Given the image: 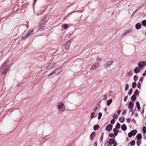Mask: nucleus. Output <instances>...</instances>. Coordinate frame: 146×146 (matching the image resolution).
Instances as JSON below:
<instances>
[{
    "mask_svg": "<svg viewBox=\"0 0 146 146\" xmlns=\"http://www.w3.org/2000/svg\"><path fill=\"white\" fill-rule=\"evenodd\" d=\"M34 29H30L27 30L26 32H25L22 37L23 40H25L28 38L30 35L33 34Z\"/></svg>",
    "mask_w": 146,
    "mask_h": 146,
    "instance_id": "obj_1",
    "label": "nucleus"
},
{
    "mask_svg": "<svg viewBox=\"0 0 146 146\" xmlns=\"http://www.w3.org/2000/svg\"><path fill=\"white\" fill-rule=\"evenodd\" d=\"M62 68L61 67H59L58 69H56L54 72L49 75V77L50 78H52L53 77L56 75H58L60 74L62 72Z\"/></svg>",
    "mask_w": 146,
    "mask_h": 146,
    "instance_id": "obj_2",
    "label": "nucleus"
},
{
    "mask_svg": "<svg viewBox=\"0 0 146 146\" xmlns=\"http://www.w3.org/2000/svg\"><path fill=\"white\" fill-rule=\"evenodd\" d=\"M57 108L58 110L61 112L64 111L65 110L64 104L62 102H60L58 104Z\"/></svg>",
    "mask_w": 146,
    "mask_h": 146,
    "instance_id": "obj_3",
    "label": "nucleus"
},
{
    "mask_svg": "<svg viewBox=\"0 0 146 146\" xmlns=\"http://www.w3.org/2000/svg\"><path fill=\"white\" fill-rule=\"evenodd\" d=\"M137 133V130L134 129L128 133V135L129 137L131 138L133 135H135Z\"/></svg>",
    "mask_w": 146,
    "mask_h": 146,
    "instance_id": "obj_4",
    "label": "nucleus"
},
{
    "mask_svg": "<svg viewBox=\"0 0 146 146\" xmlns=\"http://www.w3.org/2000/svg\"><path fill=\"white\" fill-rule=\"evenodd\" d=\"M113 62L112 61H109L107 62L104 66L105 68H110L111 64Z\"/></svg>",
    "mask_w": 146,
    "mask_h": 146,
    "instance_id": "obj_5",
    "label": "nucleus"
},
{
    "mask_svg": "<svg viewBox=\"0 0 146 146\" xmlns=\"http://www.w3.org/2000/svg\"><path fill=\"white\" fill-rule=\"evenodd\" d=\"M146 64V62H139L138 64V66L140 68L142 69L143 67Z\"/></svg>",
    "mask_w": 146,
    "mask_h": 146,
    "instance_id": "obj_6",
    "label": "nucleus"
},
{
    "mask_svg": "<svg viewBox=\"0 0 146 146\" xmlns=\"http://www.w3.org/2000/svg\"><path fill=\"white\" fill-rule=\"evenodd\" d=\"M112 125L111 124L108 125L106 127V130L107 131H110L112 129Z\"/></svg>",
    "mask_w": 146,
    "mask_h": 146,
    "instance_id": "obj_7",
    "label": "nucleus"
},
{
    "mask_svg": "<svg viewBox=\"0 0 146 146\" xmlns=\"http://www.w3.org/2000/svg\"><path fill=\"white\" fill-rule=\"evenodd\" d=\"M99 63L96 62L92 66L91 69L93 70H94L97 67H98V66H99Z\"/></svg>",
    "mask_w": 146,
    "mask_h": 146,
    "instance_id": "obj_8",
    "label": "nucleus"
},
{
    "mask_svg": "<svg viewBox=\"0 0 146 146\" xmlns=\"http://www.w3.org/2000/svg\"><path fill=\"white\" fill-rule=\"evenodd\" d=\"M44 21L41 20L39 23V29L42 28L44 26Z\"/></svg>",
    "mask_w": 146,
    "mask_h": 146,
    "instance_id": "obj_9",
    "label": "nucleus"
},
{
    "mask_svg": "<svg viewBox=\"0 0 146 146\" xmlns=\"http://www.w3.org/2000/svg\"><path fill=\"white\" fill-rule=\"evenodd\" d=\"M134 104L132 102H130L129 103L128 108L130 110H131L133 108Z\"/></svg>",
    "mask_w": 146,
    "mask_h": 146,
    "instance_id": "obj_10",
    "label": "nucleus"
},
{
    "mask_svg": "<svg viewBox=\"0 0 146 146\" xmlns=\"http://www.w3.org/2000/svg\"><path fill=\"white\" fill-rule=\"evenodd\" d=\"M70 42H68L65 44L64 45V48L66 49H68L69 48L70 45Z\"/></svg>",
    "mask_w": 146,
    "mask_h": 146,
    "instance_id": "obj_11",
    "label": "nucleus"
},
{
    "mask_svg": "<svg viewBox=\"0 0 146 146\" xmlns=\"http://www.w3.org/2000/svg\"><path fill=\"white\" fill-rule=\"evenodd\" d=\"M135 28L139 30V29L141 27V25L140 23H137L135 26Z\"/></svg>",
    "mask_w": 146,
    "mask_h": 146,
    "instance_id": "obj_12",
    "label": "nucleus"
},
{
    "mask_svg": "<svg viewBox=\"0 0 146 146\" xmlns=\"http://www.w3.org/2000/svg\"><path fill=\"white\" fill-rule=\"evenodd\" d=\"M95 136V133L94 132H92L90 135V139H91V140H92L94 139Z\"/></svg>",
    "mask_w": 146,
    "mask_h": 146,
    "instance_id": "obj_13",
    "label": "nucleus"
},
{
    "mask_svg": "<svg viewBox=\"0 0 146 146\" xmlns=\"http://www.w3.org/2000/svg\"><path fill=\"white\" fill-rule=\"evenodd\" d=\"M127 128V126L125 124H123L121 127V129L123 131H125Z\"/></svg>",
    "mask_w": 146,
    "mask_h": 146,
    "instance_id": "obj_14",
    "label": "nucleus"
},
{
    "mask_svg": "<svg viewBox=\"0 0 146 146\" xmlns=\"http://www.w3.org/2000/svg\"><path fill=\"white\" fill-rule=\"evenodd\" d=\"M113 131L114 132V135L115 136H116L118 134V130L115 128H114L113 129Z\"/></svg>",
    "mask_w": 146,
    "mask_h": 146,
    "instance_id": "obj_15",
    "label": "nucleus"
},
{
    "mask_svg": "<svg viewBox=\"0 0 146 146\" xmlns=\"http://www.w3.org/2000/svg\"><path fill=\"white\" fill-rule=\"evenodd\" d=\"M136 98V97L135 95L133 94L131 97V100L132 102H134L135 101Z\"/></svg>",
    "mask_w": 146,
    "mask_h": 146,
    "instance_id": "obj_16",
    "label": "nucleus"
},
{
    "mask_svg": "<svg viewBox=\"0 0 146 146\" xmlns=\"http://www.w3.org/2000/svg\"><path fill=\"white\" fill-rule=\"evenodd\" d=\"M140 68H139L138 67H137L135 68L134 70V72L135 73H136V74L137 73H138L140 71Z\"/></svg>",
    "mask_w": 146,
    "mask_h": 146,
    "instance_id": "obj_17",
    "label": "nucleus"
},
{
    "mask_svg": "<svg viewBox=\"0 0 146 146\" xmlns=\"http://www.w3.org/2000/svg\"><path fill=\"white\" fill-rule=\"evenodd\" d=\"M137 139L138 140H139L142 138V135L141 133H138L136 136Z\"/></svg>",
    "mask_w": 146,
    "mask_h": 146,
    "instance_id": "obj_18",
    "label": "nucleus"
},
{
    "mask_svg": "<svg viewBox=\"0 0 146 146\" xmlns=\"http://www.w3.org/2000/svg\"><path fill=\"white\" fill-rule=\"evenodd\" d=\"M100 127L99 125L96 124L94 126L93 129L94 130H96L98 129H99Z\"/></svg>",
    "mask_w": 146,
    "mask_h": 146,
    "instance_id": "obj_19",
    "label": "nucleus"
},
{
    "mask_svg": "<svg viewBox=\"0 0 146 146\" xmlns=\"http://www.w3.org/2000/svg\"><path fill=\"white\" fill-rule=\"evenodd\" d=\"M100 107L99 106H97L95 108L93 109V110L94 111H99L100 108Z\"/></svg>",
    "mask_w": 146,
    "mask_h": 146,
    "instance_id": "obj_20",
    "label": "nucleus"
},
{
    "mask_svg": "<svg viewBox=\"0 0 146 146\" xmlns=\"http://www.w3.org/2000/svg\"><path fill=\"white\" fill-rule=\"evenodd\" d=\"M136 104L137 108L139 110H140V107L139 103V102H136Z\"/></svg>",
    "mask_w": 146,
    "mask_h": 146,
    "instance_id": "obj_21",
    "label": "nucleus"
},
{
    "mask_svg": "<svg viewBox=\"0 0 146 146\" xmlns=\"http://www.w3.org/2000/svg\"><path fill=\"white\" fill-rule=\"evenodd\" d=\"M112 100L111 99H110L108 100L107 102V105L108 106H109L110 104L112 102Z\"/></svg>",
    "mask_w": 146,
    "mask_h": 146,
    "instance_id": "obj_22",
    "label": "nucleus"
},
{
    "mask_svg": "<svg viewBox=\"0 0 146 146\" xmlns=\"http://www.w3.org/2000/svg\"><path fill=\"white\" fill-rule=\"evenodd\" d=\"M119 120L121 122H123L125 119L123 117H121L119 118Z\"/></svg>",
    "mask_w": 146,
    "mask_h": 146,
    "instance_id": "obj_23",
    "label": "nucleus"
},
{
    "mask_svg": "<svg viewBox=\"0 0 146 146\" xmlns=\"http://www.w3.org/2000/svg\"><path fill=\"white\" fill-rule=\"evenodd\" d=\"M141 23L143 26L145 27L146 26V20H143L142 22Z\"/></svg>",
    "mask_w": 146,
    "mask_h": 146,
    "instance_id": "obj_24",
    "label": "nucleus"
},
{
    "mask_svg": "<svg viewBox=\"0 0 146 146\" xmlns=\"http://www.w3.org/2000/svg\"><path fill=\"white\" fill-rule=\"evenodd\" d=\"M95 112H92L91 113L90 115V117L91 119L94 118L95 117Z\"/></svg>",
    "mask_w": 146,
    "mask_h": 146,
    "instance_id": "obj_25",
    "label": "nucleus"
},
{
    "mask_svg": "<svg viewBox=\"0 0 146 146\" xmlns=\"http://www.w3.org/2000/svg\"><path fill=\"white\" fill-rule=\"evenodd\" d=\"M139 93V91L137 89H136L135 91V92L134 93V94L135 95V96H136L137 95H138Z\"/></svg>",
    "mask_w": 146,
    "mask_h": 146,
    "instance_id": "obj_26",
    "label": "nucleus"
},
{
    "mask_svg": "<svg viewBox=\"0 0 146 146\" xmlns=\"http://www.w3.org/2000/svg\"><path fill=\"white\" fill-rule=\"evenodd\" d=\"M135 141L134 140H133L131 141L130 142V145L131 146H133L135 145Z\"/></svg>",
    "mask_w": 146,
    "mask_h": 146,
    "instance_id": "obj_27",
    "label": "nucleus"
},
{
    "mask_svg": "<svg viewBox=\"0 0 146 146\" xmlns=\"http://www.w3.org/2000/svg\"><path fill=\"white\" fill-rule=\"evenodd\" d=\"M120 126L121 125L119 123H117L115 125V127L117 129H119L120 128Z\"/></svg>",
    "mask_w": 146,
    "mask_h": 146,
    "instance_id": "obj_28",
    "label": "nucleus"
},
{
    "mask_svg": "<svg viewBox=\"0 0 146 146\" xmlns=\"http://www.w3.org/2000/svg\"><path fill=\"white\" fill-rule=\"evenodd\" d=\"M142 131L143 133L145 134L146 133V127L145 126H144L142 129Z\"/></svg>",
    "mask_w": 146,
    "mask_h": 146,
    "instance_id": "obj_29",
    "label": "nucleus"
},
{
    "mask_svg": "<svg viewBox=\"0 0 146 146\" xmlns=\"http://www.w3.org/2000/svg\"><path fill=\"white\" fill-rule=\"evenodd\" d=\"M109 141L112 144H113L114 143L115 140L111 139H110Z\"/></svg>",
    "mask_w": 146,
    "mask_h": 146,
    "instance_id": "obj_30",
    "label": "nucleus"
},
{
    "mask_svg": "<svg viewBox=\"0 0 146 146\" xmlns=\"http://www.w3.org/2000/svg\"><path fill=\"white\" fill-rule=\"evenodd\" d=\"M62 27H63L64 29H66L68 28L69 26L67 24H65L63 25V26H62Z\"/></svg>",
    "mask_w": 146,
    "mask_h": 146,
    "instance_id": "obj_31",
    "label": "nucleus"
},
{
    "mask_svg": "<svg viewBox=\"0 0 146 146\" xmlns=\"http://www.w3.org/2000/svg\"><path fill=\"white\" fill-rule=\"evenodd\" d=\"M9 68H7L4 71H3L2 73V75H4L5 74H6L7 72L9 70Z\"/></svg>",
    "mask_w": 146,
    "mask_h": 146,
    "instance_id": "obj_32",
    "label": "nucleus"
},
{
    "mask_svg": "<svg viewBox=\"0 0 146 146\" xmlns=\"http://www.w3.org/2000/svg\"><path fill=\"white\" fill-rule=\"evenodd\" d=\"M102 115V113L101 112H99L98 113V119H100Z\"/></svg>",
    "mask_w": 146,
    "mask_h": 146,
    "instance_id": "obj_33",
    "label": "nucleus"
},
{
    "mask_svg": "<svg viewBox=\"0 0 146 146\" xmlns=\"http://www.w3.org/2000/svg\"><path fill=\"white\" fill-rule=\"evenodd\" d=\"M141 142V141L140 140H138L137 141V144L138 146H139Z\"/></svg>",
    "mask_w": 146,
    "mask_h": 146,
    "instance_id": "obj_34",
    "label": "nucleus"
},
{
    "mask_svg": "<svg viewBox=\"0 0 146 146\" xmlns=\"http://www.w3.org/2000/svg\"><path fill=\"white\" fill-rule=\"evenodd\" d=\"M136 83L135 82H133L132 84V87L133 88H134L136 87Z\"/></svg>",
    "mask_w": 146,
    "mask_h": 146,
    "instance_id": "obj_35",
    "label": "nucleus"
},
{
    "mask_svg": "<svg viewBox=\"0 0 146 146\" xmlns=\"http://www.w3.org/2000/svg\"><path fill=\"white\" fill-rule=\"evenodd\" d=\"M133 80L135 81H136L138 80V76L137 75H135L134 76Z\"/></svg>",
    "mask_w": 146,
    "mask_h": 146,
    "instance_id": "obj_36",
    "label": "nucleus"
},
{
    "mask_svg": "<svg viewBox=\"0 0 146 146\" xmlns=\"http://www.w3.org/2000/svg\"><path fill=\"white\" fill-rule=\"evenodd\" d=\"M133 92V89L132 88L130 89L129 90V91L128 92V94L129 95H131Z\"/></svg>",
    "mask_w": 146,
    "mask_h": 146,
    "instance_id": "obj_37",
    "label": "nucleus"
},
{
    "mask_svg": "<svg viewBox=\"0 0 146 146\" xmlns=\"http://www.w3.org/2000/svg\"><path fill=\"white\" fill-rule=\"evenodd\" d=\"M129 88V86H128V85L127 84H126V85H125V92Z\"/></svg>",
    "mask_w": 146,
    "mask_h": 146,
    "instance_id": "obj_38",
    "label": "nucleus"
},
{
    "mask_svg": "<svg viewBox=\"0 0 146 146\" xmlns=\"http://www.w3.org/2000/svg\"><path fill=\"white\" fill-rule=\"evenodd\" d=\"M113 119H115L117 117V115L116 114L114 113L113 115Z\"/></svg>",
    "mask_w": 146,
    "mask_h": 146,
    "instance_id": "obj_39",
    "label": "nucleus"
},
{
    "mask_svg": "<svg viewBox=\"0 0 146 146\" xmlns=\"http://www.w3.org/2000/svg\"><path fill=\"white\" fill-rule=\"evenodd\" d=\"M103 134H104V133L102 134V135L100 137V142H101L103 140Z\"/></svg>",
    "mask_w": 146,
    "mask_h": 146,
    "instance_id": "obj_40",
    "label": "nucleus"
},
{
    "mask_svg": "<svg viewBox=\"0 0 146 146\" xmlns=\"http://www.w3.org/2000/svg\"><path fill=\"white\" fill-rule=\"evenodd\" d=\"M141 83L140 82H138V84L137 85V88L139 89H140L141 88Z\"/></svg>",
    "mask_w": 146,
    "mask_h": 146,
    "instance_id": "obj_41",
    "label": "nucleus"
},
{
    "mask_svg": "<svg viewBox=\"0 0 146 146\" xmlns=\"http://www.w3.org/2000/svg\"><path fill=\"white\" fill-rule=\"evenodd\" d=\"M115 119H113L111 120L110 122L111 124H113L115 123Z\"/></svg>",
    "mask_w": 146,
    "mask_h": 146,
    "instance_id": "obj_42",
    "label": "nucleus"
},
{
    "mask_svg": "<svg viewBox=\"0 0 146 146\" xmlns=\"http://www.w3.org/2000/svg\"><path fill=\"white\" fill-rule=\"evenodd\" d=\"M130 31H126L124 33V34H123V35L124 36H125V35H126L127 34H128V33H129Z\"/></svg>",
    "mask_w": 146,
    "mask_h": 146,
    "instance_id": "obj_43",
    "label": "nucleus"
},
{
    "mask_svg": "<svg viewBox=\"0 0 146 146\" xmlns=\"http://www.w3.org/2000/svg\"><path fill=\"white\" fill-rule=\"evenodd\" d=\"M126 110H123V112L122 113V115L125 114L126 113Z\"/></svg>",
    "mask_w": 146,
    "mask_h": 146,
    "instance_id": "obj_44",
    "label": "nucleus"
},
{
    "mask_svg": "<svg viewBox=\"0 0 146 146\" xmlns=\"http://www.w3.org/2000/svg\"><path fill=\"white\" fill-rule=\"evenodd\" d=\"M127 98H128L127 96H125V97H124V102H125L126 101Z\"/></svg>",
    "mask_w": 146,
    "mask_h": 146,
    "instance_id": "obj_45",
    "label": "nucleus"
},
{
    "mask_svg": "<svg viewBox=\"0 0 146 146\" xmlns=\"http://www.w3.org/2000/svg\"><path fill=\"white\" fill-rule=\"evenodd\" d=\"M109 136L111 137H114V135L113 133H111L109 134Z\"/></svg>",
    "mask_w": 146,
    "mask_h": 146,
    "instance_id": "obj_46",
    "label": "nucleus"
},
{
    "mask_svg": "<svg viewBox=\"0 0 146 146\" xmlns=\"http://www.w3.org/2000/svg\"><path fill=\"white\" fill-rule=\"evenodd\" d=\"M126 120L127 122L128 123H129L130 122L131 119H129V118H128Z\"/></svg>",
    "mask_w": 146,
    "mask_h": 146,
    "instance_id": "obj_47",
    "label": "nucleus"
},
{
    "mask_svg": "<svg viewBox=\"0 0 146 146\" xmlns=\"http://www.w3.org/2000/svg\"><path fill=\"white\" fill-rule=\"evenodd\" d=\"M143 77H141L139 79V81H141V82H142L143 80Z\"/></svg>",
    "mask_w": 146,
    "mask_h": 146,
    "instance_id": "obj_48",
    "label": "nucleus"
},
{
    "mask_svg": "<svg viewBox=\"0 0 146 146\" xmlns=\"http://www.w3.org/2000/svg\"><path fill=\"white\" fill-rule=\"evenodd\" d=\"M128 74L129 76H131L132 75V73L131 71H129L128 72Z\"/></svg>",
    "mask_w": 146,
    "mask_h": 146,
    "instance_id": "obj_49",
    "label": "nucleus"
},
{
    "mask_svg": "<svg viewBox=\"0 0 146 146\" xmlns=\"http://www.w3.org/2000/svg\"><path fill=\"white\" fill-rule=\"evenodd\" d=\"M107 143H108V146H111L112 144L111 143L109 142V141H108Z\"/></svg>",
    "mask_w": 146,
    "mask_h": 146,
    "instance_id": "obj_50",
    "label": "nucleus"
},
{
    "mask_svg": "<svg viewBox=\"0 0 146 146\" xmlns=\"http://www.w3.org/2000/svg\"><path fill=\"white\" fill-rule=\"evenodd\" d=\"M146 75V71H145L143 74V76H145Z\"/></svg>",
    "mask_w": 146,
    "mask_h": 146,
    "instance_id": "obj_51",
    "label": "nucleus"
},
{
    "mask_svg": "<svg viewBox=\"0 0 146 146\" xmlns=\"http://www.w3.org/2000/svg\"><path fill=\"white\" fill-rule=\"evenodd\" d=\"M3 52H0V57H1L3 56Z\"/></svg>",
    "mask_w": 146,
    "mask_h": 146,
    "instance_id": "obj_52",
    "label": "nucleus"
},
{
    "mask_svg": "<svg viewBox=\"0 0 146 146\" xmlns=\"http://www.w3.org/2000/svg\"><path fill=\"white\" fill-rule=\"evenodd\" d=\"M97 60L98 61H101L102 60V59L100 58H97Z\"/></svg>",
    "mask_w": 146,
    "mask_h": 146,
    "instance_id": "obj_53",
    "label": "nucleus"
},
{
    "mask_svg": "<svg viewBox=\"0 0 146 146\" xmlns=\"http://www.w3.org/2000/svg\"><path fill=\"white\" fill-rule=\"evenodd\" d=\"M7 64L6 63H5H5H4L3 64V65H2V67H5L6 66H5V65Z\"/></svg>",
    "mask_w": 146,
    "mask_h": 146,
    "instance_id": "obj_54",
    "label": "nucleus"
},
{
    "mask_svg": "<svg viewBox=\"0 0 146 146\" xmlns=\"http://www.w3.org/2000/svg\"><path fill=\"white\" fill-rule=\"evenodd\" d=\"M97 141H96L94 143V146H97Z\"/></svg>",
    "mask_w": 146,
    "mask_h": 146,
    "instance_id": "obj_55",
    "label": "nucleus"
},
{
    "mask_svg": "<svg viewBox=\"0 0 146 146\" xmlns=\"http://www.w3.org/2000/svg\"><path fill=\"white\" fill-rule=\"evenodd\" d=\"M131 110V112H132V115L133 114V113H134L135 112V111H133V110Z\"/></svg>",
    "mask_w": 146,
    "mask_h": 146,
    "instance_id": "obj_56",
    "label": "nucleus"
},
{
    "mask_svg": "<svg viewBox=\"0 0 146 146\" xmlns=\"http://www.w3.org/2000/svg\"><path fill=\"white\" fill-rule=\"evenodd\" d=\"M141 110H142V112H141V113L142 114H143L144 113V108H143V109H142Z\"/></svg>",
    "mask_w": 146,
    "mask_h": 146,
    "instance_id": "obj_57",
    "label": "nucleus"
},
{
    "mask_svg": "<svg viewBox=\"0 0 146 146\" xmlns=\"http://www.w3.org/2000/svg\"><path fill=\"white\" fill-rule=\"evenodd\" d=\"M132 121L134 123H135L136 122V121L134 119H132Z\"/></svg>",
    "mask_w": 146,
    "mask_h": 146,
    "instance_id": "obj_58",
    "label": "nucleus"
},
{
    "mask_svg": "<svg viewBox=\"0 0 146 146\" xmlns=\"http://www.w3.org/2000/svg\"><path fill=\"white\" fill-rule=\"evenodd\" d=\"M121 112V111L120 110H119L117 112V114H119Z\"/></svg>",
    "mask_w": 146,
    "mask_h": 146,
    "instance_id": "obj_59",
    "label": "nucleus"
},
{
    "mask_svg": "<svg viewBox=\"0 0 146 146\" xmlns=\"http://www.w3.org/2000/svg\"><path fill=\"white\" fill-rule=\"evenodd\" d=\"M104 99H106L107 97V96L106 95H104Z\"/></svg>",
    "mask_w": 146,
    "mask_h": 146,
    "instance_id": "obj_60",
    "label": "nucleus"
},
{
    "mask_svg": "<svg viewBox=\"0 0 146 146\" xmlns=\"http://www.w3.org/2000/svg\"><path fill=\"white\" fill-rule=\"evenodd\" d=\"M53 66H50V67H48V69H50L51 68H52L53 67Z\"/></svg>",
    "mask_w": 146,
    "mask_h": 146,
    "instance_id": "obj_61",
    "label": "nucleus"
},
{
    "mask_svg": "<svg viewBox=\"0 0 146 146\" xmlns=\"http://www.w3.org/2000/svg\"><path fill=\"white\" fill-rule=\"evenodd\" d=\"M9 62V60H7L5 62V63H6L7 64H8Z\"/></svg>",
    "mask_w": 146,
    "mask_h": 146,
    "instance_id": "obj_62",
    "label": "nucleus"
},
{
    "mask_svg": "<svg viewBox=\"0 0 146 146\" xmlns=\"http://www.w3.org/2000/svg\"><path fill=\"white\" fill-rule=\"evenodd\" d=\"M37 0H34V2H33V5H34V4H35V3H36V1H37Z\"/></svg>",
    "mask_w": 146,
    "mask_h": 146,
    "instance_id": "obj_63",
    "label": "nucleus"
},
{
    "mask_svg": "<svg viewBox=\"0 0 146 146\" xmlns=\"http://www.w3.org/2000/svg\"><path fill=\"white\" fill-rule=\"evenodd\" d=\"M73 40V39H71L69 41H68V42H70V43L72 42Z\"/></svg>",
    "mask_w": 146,
    "mask_h": 146,
    "instance_id": "obj_64",
    "label": "nucleus"
}]
</instances>
